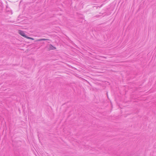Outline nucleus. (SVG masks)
Here are the masks:
<instances>
[{
	"instance_id": "1",
	"label": "nucleus",
	"mask_w": 156,
	"mask_h": 156,
	"mask_svg": "<svg viewBox=\"0 0 156 156\" xmlns=\"http://www.w3.org/2000/svg\"><path fill=\"white\" fill-rule=\"evenodd\" d=\"M18 33L22 36L26 38H27V36L25 35L24 31L21 30H19L18 31Z\"/></svg>"
},
{
	"instance_id": "3",
	"label": "nucleus",
	"mask_w": 156,
	"mask_h": 156,
	"mask_svg": "<svg viewBox=\"0 0 156 156\" xmlns=\"http://www.w3.org/2000/svg\"><path fill=\"white\" fill-rule=\"evenodd\" d=\"M27 38L28 39H31V40H34V39L32 38H31V37H27Z\"/></svg>"
},
{
	"instance_id": "2",
	"label": "nucleus",
	"mask_w": 156,
	"mask_h": 156,
	"mask_svg": "<svg viewBox=\"0 0 156 156\" xmlns=\"http://www.w3.org/2000/svg\"><path fill=\"white\" fill-rule=\"evenodd\" d=\"M50 49H55V48L53 47L52 45H50Z\"/></svg>"
}]
</instances>
